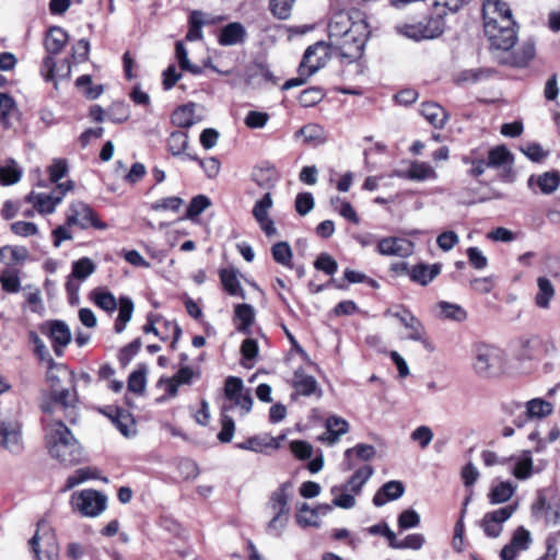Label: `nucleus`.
<instances>
[{
  "label": "nucleus",
  "instance_id": "obj_1",
  "mask_svg": "<svg viewBox=\"0 0 560 560\" xmlns=\"http://www.w3.org/2000/svg\"><path fill=\"white\" fill-rule=\"evenodd\" d=\"M46 447L49 455L65 466L82 459V447L61 419H46Z\"/></svg>",
  "mask_w": 560,
  "mask_h": 560
},
{
  "label": "nucleus",
  "instance_id": "obj_2",
  "mask_svg": "<svg viewBox=\"0 0 560 560\" xmlns=\"http://www.w3.org/2000/svg\"><path fill=\"white\" fill-rule=\"evenodd\" d=\"M470 368L481 380H493L508 372V358L503 349L486 342H475L470 350Z\"/></svg>",
  "mask_w": 560,
  "mask_h": 560
},
{
  "label": "nucleus",
  "instance_id": "obj_3",
  "mask_svg": "<svg viewBox=\"0 0 560 560\" xmlns=\"http://www.w3.org/2000/svg\"><path fill=\"white\" fill-rule=\"evenodd\" d=\"M78 396L74 388L55 386L48 401L42 405V410L49 416L48 419H60V416L70 423H77L79 419Z\"/></svg>",
  "mask_w": 560,
  "mask_h": 560
},
{
  "label": "nucleus",
  "instance_id": "obj_4",
  "mask_svg": "<svg viewBox=\"0 0 560 560\" xmlns=\"http://www.w3.org/2000/svg\"><path fill=\"white\" fill-rule=\"evenodd\" d=\"M290 489L289 483L281 485L270 495L268 506L273 513L272 518L267 524V532L277 537L281 536L288 525L290 516Z\"/></svg>",
  "mask_w": 560,
  "mask_h": 560
},
{
  "label": "nucleus",
  "instance_id": "obj_5",
  "mask_svg": "<svg viewBox=\"0 0 560 560\" xmlns=\"http://www.w3.org/2000/svg\"><path fill=\"white\" fill-rule=\"evenodd\" d=\"M541 352L546 355L553 354L556 352L555 343L537 335L521 340L515 358L521 363L524 373L532 371L533 362L539 360Z\"/></svg>",
  "mask_w": 560,
  "mask_h": 560
},
{
  "label": "nucleus",
  "instance_id": "obj_6",
  "mask_svg": "<svg viewBox=\"0 0 560 560\" xmlns=\"http://www.w3.org/2000/svg\"><path fill=\"white\" fill-rule=\"evenodd\" d=\"M70 506L84 517H96L107 508V497L94 489L75 491L70 497Z\"/></svg>",
  "mask_w": 560,
  "mask_h": 560
},
{
  "label": "nucleus",
  "instance_id": "obj_7",
  "mask_svg": "<svg viewBox=\"0 0 560 560\" xmlns=\"http://www.w3.org/2000/svg\"><path fill=\"white\" fill-rule=\"evenodd\" d=\"M368 38V25L363 21H358L353 30L342 36L339 40L329 43L330 48L339 51L342 58L354 61L361 57Z\"/></svg>",
  "mask_w": 560,
  "mask_h": 560
},
{
  "label": "nucleus",
  "instance_id": "obj_8",
  "mask_svg": "<svg viewBox=\"0 0 560 560\" xmlns=\"http://www.w3.org/2000/svg\"><path fill=\"white\" fill-rule=\"evenodd\" d=\"M30 545L37 560H59V545L55 532L45 522L38 523Z\"/></svg>",
  "mask_w": 560,
  "mask_h": 560
},
{
  "label": "nucleus",
  "instance_id": "obj_9",
  "mask_svg": "<svg viewBox=\"0 0 560 560\" xmlns=\"http://www.w3.org/2000/svg\"><path fill=\"white\" fill-rule=\"evenodd\" d=\"M386 315L397 318L405 327L407 330L406 339L420 342L430 352L434 351V346L428 338L423 324L410 311L406 308L396 312L387 311Z\"/></svg>",
  "mask_w": 560,
  "mask_h": 560
},
{
  "label": "nucleus",
  "instance_id": "obj_10",
  "mask_svg": "<svg viewBox=\"0 0 560 560\" xmlns=\"http://www.w3.org/2000/svg\"><path fill=\"white\" fill-rule=\"evenodd\" d=\"M330 55L331 48L329 44L325 42H317L308 46L304 51L299 70L313 77L328 63Z\"/></svg>",
  "mask_w": 560,
  "mask_h": 560
},
{
  "label": "nucleus",
  "instance_id": "obj_11",
  "mask_svg": "<svg viewBox=\"0 0 560 560\" xmlns=\"http://www.w3.org/2000/svg\"><path fill=\"white\" fill-rule=\"evenodd\" d=\"M485 34L488 37L492 48L497 50H510L517 38L514 20L506 24H489L483 25Z\"/></svg>",
  "mask_w": 560,
  "mask_h": 560
},
{
  "label": "nucleus",
  "instance_id": "obj_12",
  "mask_svg": "<svg viewBox=\"0 0 560 560\" xmlns=\"http://www.w3.org/2000/svg\"><path fill=\"white\" fill-rule=\"evenodd\" d=\"M224 395L230 404H225L232 410L234 407L241 408V413L246 415L252 410L253 398L250 392L244 388L243 381L240 377L229 376L225 380Z\"/></svg>",
  "mask_w": 560,
  "mask_h": 560
},
{
  "label": "nucleus",
  "instance_id": "obj_13",
  "mask_svg": "<svg viewBox=\"0 0 560 560\" xmlns=\"http://www.w3.org/2000/svg\"><path fill=\"white\" fill-rule=\"evenodd\" d=\"M67 225H79L83 230L90 226L97 230L108 229V224L98 220L90 206L80 201L70 205L67 214Z\"/></svg>",
  "mask_w": 560,
  "mask_h": 560
},
{
  "label": "nucleus",
  "instance_id": "obj_14",
  "mask_svg": "<svg viewBox=\"0 0 560 560\" xmlns=\"http://www.w3.org/2000/svg\"><path fill=\"white\" fill-rule=\"evenodd\" d=\"M73 183L71 180L59 184L57 190L51 194H42L32 191L27 195L26 200L34 206L40 213H52L58 203L61 202L67 191L71 190Z\"/></svg>",
  "mask_w": 560,
  "mask_h": 560
},
{
  "label": "nucleus",
  "instance_id": "obj_15",
  "mask_svg": "<svg viewBox=\"0 0 560 560\" xmlns=\"http://www.w3.org/2000/svg\"><path fill=\"white\" fill-rule=\"evenodd\" d=\"M39 330L50 339L56 355L61 357L72 339L69 326L62 320L54 319L40 324Z\"/></svg>",
  "mask_w": 560,
  "mask_h": 560
},
{
  "label": "nucleus",
  "instance_id": "obj_16",
  "mask_svg": "<svg viewBox=\"0 0 560 560\" xmlns=\"http://www.w3.org/2000/svg\"><path fill=\"white\" fill-rule=\"evenodd\" d=\"M517 504H509L492 512H488L481 520V527L488 537L497 538L501 535L503 523L516 511Z\"/></svg>",
  "mask_w": 560,
  "mask_h": 560
},
{
  "label": "nucleus",
  "instance_id": "obj_17",
  "mask_svg": "<svg viewBox=\"0 0 560 560\" xmlns=\"http://www.w3.org/2000/svg\"><path fill=\"white\" fill-rule=\"evenodd\" d=\"M0 445L14 454L23 450L22 428L18 419H4L1 421Z\"/></svg>",
  "mask_w": 560,
  "mask_h": 560
},
{
  "label": "nucleus",
  "instance_id": "obj_18",
  "mask_svg": "<svg viewBox=\"0 0 560 560\" xmlns=\"http://www.w3.org/2000/svg\"><path fill=\"white\" fill-rule=\"evenodd\" d=\"M393 176L412 182H434L439 178L435 168L428 162L413 160L405 171L397 170Z\"/></svg>",
  "mask_w": 560,
  "mask_h": 560
},
{
  "label": "nucleus",
  "instance_id": "obj_19",
  "mask_svg": "<svg viewBox=\"0 0 560 560\" xmlns=\"http://www.w3.org/2000/svg\"><path fill=\"white\" fill-rule=\"evenodd\" d=\"M415 244L402 237H384L377 243V252L383 256L409 257L413 254Z\"/></svg>",
  "mask_w": 560,
  "mask_h": 560
},
{
  "label": "nucleus",
  "instance_id": "obj_20",
  "mask_svg": "<svg viewBox=\"0 0 560 560\" xmlns=\"http://www.w3.org/2000/svg\"><path fill=\"white\" fill-rule=\"evenodd\" d=\"M332 508H335L332 503H323L318 504L315 508H311L307 503H302L298 508L296 523L301 527H319L322 524L319 516L330 513L332 511Z\"/></svg>",
  "mask_w": 560,
  "mask_h": 560
},
{
  "label": "nucleus",
  "instance_id": "obj_21",
  "mask_svg": "<svg viewBox=\"0 0 560 560\" xmlns=\"http://www.w3.org/2000/svg\"><path fill=\"white\" fill-rule=\"evenodd\" d=\"M483 25L508 23L512 21L509 5L500 0H486L483 3Z\"/></svg>",
  "mask_w": 560,
  "mask_h": 560
},
{
  "label": "nucleus",
  "instance_id": "obj_22",
  "mask_svg": "<svg viewBox=\"0 0 560 560\" xmlns=\"http://www.w3.org/2000/svg\"><path fill=\"white\" fill-rule=\"evenodd\" d=\"M532 544V537L529 530L520 526L514 532L510 544L505 545L501 550L502 560H515L516 556L521 551H525Z\"/></svg>",
  "mask_w": 560,
  "mask_h": 560
},
{
  "label": "nucleus",
  "instance_id": "obj_23",
  "mask_svg": "<svg viewBox=\"0 0 560 560\" xmlns=\"http://www.w3.org/2000/svg\"><path fill=\"white\" fill-rule=\"evenodd\" d=\"M552 412V405L544 399L534 398L526 402L525 409L516 417L514 423L522 428L530 419H541Z\"/></svg>",
  "mask_w": 560,
  "mask_h": 560
},
{
  "label": "nucleus",
  "instance_id": "obj_24",
  "mask_svg": "<svg viewBox=\"0 0 560 560\" xmlns=\"http://www.w3.org/2000/svg\"><path fill=\"white\" fill-rule=\"evenodd\" d=\"M373 472L374 470L372 466L366 465L358 469L346 483L340 486H334L330 489V492L338 493L339 491H343L351 492L354 495H358L361 493L363 486L372 477Z\"/></svg>",
  "mask_w": 560,
  "mask_h": 560
},
{
  "label": "nucleus",
  "instance_id": "obj_25",
  "mask_svg": "<svg viewBox=\"0 0 560 560\" xmlns=\"http://www.w3.org/2000/svg\"><path fill=\"white\" fill-rule=\"evenodd\" d=\"M40 72L46 81L69 78L71 73V62L63 59L58 63L52 56H46L43 60Z\"/></svg>",
  "mask_w": 560,
  "mask_h": 560
},
{
  "label": "nucleus",
  "instance_id": "obj_26",
  "mask_svg": "<svg viewBox=\"0 0 560 560\" xmlns=\"http://www.w3.org/2000/svg\"><path fill=\"white\" fill-rule=\"evenodd\" d=\"M358 22H353L347 12H338L334 14L328 24L329 43L340 39L342 36L349 34Z\"/></svg>",
  "mask_w": 560,
  "mask_h": 560
},
{
  "label": "nucleus",
  "instance_id": "obj_27",
  "mask_svg": "<svg viewBox=\"0 0 560 560\" xmlns=\"http://www.w3.org/2000/svg\"><path fill=\"white\" fill-rule=\"evenodd\" d=\"M349 430V423L346 419L331 416L326 420V431L318 438V440L327 445H334L340 436L346 434Z\"/></svg>",
  "mask_w": 560,
  "mask_h": 560
},
{
  "label": "nucleus",
  "instance_id": "obj_28",
  "mask_svg": "<svg viewBox=\"0 0 560 560\" xmlns=\"http://www.w3.org/2000/svg\"><path fill=\"white\" fill-rule=\"evenodd\" d=\"M435 316L441 320L463 323L467 319V311L459 304L440 301L434 305Z\"/></svg>",
  "mask_w": 560,
  "mask_h": 560
},
{
  "label": "nucleus",
  "instance_id": "obj_29",
  "mask_svg": "<svg viewBox=\"0 0 560 560\" xmlns=\"http://www.w3.org/2000/svg\"><path fill=\"white\" fill-rule=\"evenodd\" d=\"M252 179L266 192L277 185L280 179L278 171L270 165L257 166L253 170Z\"/></svg>",
  "mask_w": 560,
  "mask_h": 560
},
{
  "label": "nucleus",
  "instance_id": "obj_30",
  "mask_svg": "<svg viewBox=\"0 0 560 560\" xmlns=\"http://www.w3.org/2000/svg\"><path fill=\"white\" fill-rule=\"evenodd\" d=\"M536 184L545 195L553 194L560 186V172L557 170L545 172L540 175H532L528 178V186Z\"/></svg>",
  "mask_w": 560,
  "mask_h": 560
},
{
  "label": "nucleus",
  "instance_id": "obj_31",
  "mask_svg": "<svg viewBox=\"0 0 560 560\" xmlns=\"http://www.w3.org/2000/svg\"><path fill=\"white\" fill-rule=\"evenodd\" d=\"M556 296V289L547 277L537 279V293L535 294V305L540 310H549L551 302Z\"/></svg>",
  "mask_w": 560,
  "mask_h": 560
},
{
  "label": "nucleus",
  "instance_id": "obj_32",
  "mask_svg": "<svg viewBox=\"0 0 560 560\" xmlns=\"http://www.w3.org/2000/svg\"><path fill=\"white\" fill-rule=\"evenodd\" d=\"M404 492L405 487L401 481H388L375 493L373 503L376 506H382L388 501L399 499Z\"/></svg>",
  "mask_w": 560,
  "mask_h": 560
},
{
  "label": "nucleus",
  "instance_id": "obj_33",
  "mask_svg": "<svg viewBox=\"0 0 560 560\" xmlns=\"http://www.w3.org/2000/svg\"><path fill=\"white\" fill-rule=\"evenodd\" d=\"M68 42V34L61 27L54 26L50 27L46 34L45 38V49L47 51V56H52L59 54Z\"/></svg>",
  "mask_w": 560,
  "mask_h": 560
},
{
  "label": "nucleus",
  "instance_id": "obj_34",
  "mask_svg": "<svg viewBox=\"0 0 560 560\" xmlns=\"http://www.w3.org/2000/svg\"><path fill=\"white\" fill-rule=\"evenodd\" d=\"M421 115L435 128H443L448 115L446 110L434 102H427L421 105Z\"/></svg>",
  "mask_w": 560,
  "mask_h": 560
},
{
  "label": "nucleus",
  "instance_id": "obj_35",
  "mask_svg": "<svg viewBox=\"0 0 560 560\" xmlns=\"http://www.w3.org/2000/svg\"><path fill=\"white\" fill-rule=\"evenodd\" d=\"M197 105L194 103L178 107L172 115L174 125L180 128H190L200 121V117L196 115Z\"/></svg>",
  "mask_w": 560,
  "mask_h": 560
},
{
  "label": "nucleus",
  "instance_id": "obj_36",
  "mask_svg": "<svg viewBox=\"0 0 560 560\" xmlns=\"http://www.w3.org/2000/svg\"><path fill=\"white\" fill-rule=\"evenodd\" d=\"M440 271L441 266L438 264H418L410 269L409 277L413 282L427 285L440 273Z\"/></svg>",
  "mask_w": 560,
  "mask_h": 560
},
{
  "label": "nucleus",
  "instance_id": "obj_37",
  "mask_svg": "<svg viewBox=\"0 0 560 560\" xmlns=\"http://www.w3.org/2000/svg\"><path fill=\"white\" fill-rule=\"evenodd\" d=\"M294 137L302 138L303 142L310 145H319L326 142L327 138L322 126L317 124H307L300 128Z\"/></svg>",
  "mask_w": 560,
  "mask_h": 560
},
{
  "label": "nucleus",
  "instance_id": "obj_38",
  "mask_svg": "<svg viewBox=\"0 0 560 560\" xmlns=\"http://www.w3.org/2000/svg\"><path fill=\"white\" fill-rule=\"evenodd\" d=\"M234 320L238 331L250 334V327L255 320L254 307L249 304H237L234 308Z\"/></svg>",
  "mask_w": 560,
  "mask_h": 560
},
{
  "label": "nucleus",
  "instance_id": "obj_39",
  "mask_svg": "<svg viewBox=\"0 0 560 560\" xmlns=\"http://www.w3.org/2000/svg\"><path fill=\"white\" fill-rule=\"evenodd\" d=\"M514 463L512 468V475L520 479L525 480L532 476L533 472V458L530 452L524 451L517 456L510 458Z\"/></svg>",
  "mask_w": 560,
  "mask_h": 560
},
{
  "label": "nucleus",
  "instance_id": "obj_40",
  "mask_svg": "<svg viewBox=\"0 0 560 560\" xmlns=\"http://www.w3.org/2000/svg\"><path fill=\"white\" fill-rule=\"evenodd\" d=\"M23 170L14 159H7L0 165V184L10 186L19 183L22 178Z\"/></svg>",
  "mask_w": 560,
  "mask_h": 560
},
{
  "label": "nucleus",
  "instance_id": "obj_41",
  "mask_svg": "<svg viewBox=\"0 0 560 560\" xmlns=\"http://www.w3.org/2000/svg\"><path fill=\"white\" fill-rule=\"evenodd\" d=\"M293 387L299 395L311 396L317 392L318 384L314 376L306 374L303 370H296Z\"/></svg>",
  "mask_w": 560,
  "mask_h": 560
},
{
  "label": "nucleus",
  "instance_id": "obj_42",
  "mask_svg": "<svg viewBox=\"0 0 560 560\" xmlns=\"http://www.w3.org/2000/svg\"><path fill=\"white\" fill-rule=\"evenodd\" d=\"M246 31L241 23L234 22L224 26L219 36V43L223 46H232L242 43Z\"/></svg>",
  "mask_w": 560,
  "mask_h": 560
},
{
  "label": "nucleus",
  "instance_id": "obj_43",
  "mask_svg": "<svg viewBox=\"0 0 560 560\" xmlns=\"http://www.w3.org/2000/svg\"><path fill=\"white\" fill-rule=\"evenodd\" d=\"M355 453L358 458L361 460H370L372 459L375 454V447L370 444H358L354 447L348 448L345 452V459L342 463L343 470H351L354 466L352 462V454Z\"/></svg>",
  "mask_w": 560,
  "mask_h": 560
},
{
  "label": "nucleus",
  "instance_id": "obj_44",
  "mask_svg": "<svg viewBox=\"0 0 560 560\" xmlns=\"http://www.w3.org/2000/svg\"><path fill=\"white\" fill-rule=\"evenodd\" d=\"M220 279L223 289L232 296H240L245 299V292L241 287L238 280V272L234 269H222L220 271Z\"/></svg>",
  "mask_w": 560,
  "mask_h": 560
},
{
  "label": "nucleus",
  "instance_id": "obj_45",
  "mask_svg": "<svg viewBox=\"0 0 560 560\" xmlns=\"http://www.w3.org/2000/svg\"><path fill=\"white\" fill-rule=\"evenodd\" d=\"M117 430L126 438H132L137 434L136 421L127 410H117L112 418Z\"/></svg>",
  "mask_w": 560,
  "mask_h": 560
},
{
  "label": "nucleus",
  "instance_id": "obj_46",
  "mask_svg": "<svg viewBox=\"0 0 560 560\" xmlns=\"http://www.w3.org/2000/svg\"><path fill=\"white\" fill-rule=\"evenodd\" d=\"M513 164V156L504 145H498L489 150L487 166L498 168L501 166Z\"/></svg>",
  "mask_w": 560,
  "mask_h": 560
},
{
  "label": "nucleus",
  "instance_id": "obj_47",
  "mask_svg": "<svg viewBox=\"0 0 560 560\" xmlns=\"http://www.w3.org/2000/svg\"><path fill=\"white\" fill-rule=\"evenodd\" d=\"M118 306L119 312L114 328L117 334H121L125 330L127 323L130 322L132 317L133 302L127 296H121L119 299Z\"/></svg>",
  "mask_w": 560,
  "mask_h": 560
},
{
  "label": "nucleus",
  "instance_id": "obj_48",
  "mask_svg": "<svg viewBox=\"0 0 560 560\" xmlns=\"http://www.w3.org/2000/svg\"><path fill=\"white\" fill-rule=\"evenodd\" d=\"M515 492V488L509 481H502L494 486L488 494L491 504H500L509 501Z\"/></svg>",
  "mask_w": 560,
  "mask_h": 560
},
{
  "label": "nucleus",
  "instance_id": "obj_49",
  "mask_svg": "<svg viewBox=\"0 0 560 560\" xmlns=\"http://www.w3.org/2000/svg\"><path fill=\"white\" fill-rule=\"evenodd\" d=\"M535 56V44L533 42H525L514 54L511 60H505L516 67L526 66Z\"/></svg>",
  "mask_w": 560,
  "mask_h": 560
},
{
  "label": "nucleus",
  "instance_id": "obj_50",
  "mask_svg": "<svg viewBox=\"0 0 560 560\" xmlns=\"http://www.w3.org/2000/svg\"><path fill=\"white\" fill-rule=\"evenodd\" d=\"M96 270V265L89 257L80 258L72 262V271L70 277H73L77 280H85Z\"/></svg>",
  "mask_w": 560,
  "mask_h": 560
},
{
  "label": "nucleus",
  "instance_id": "obj_51",
  "mask_svg": "<svg viewBox=\"0 0 560 560\" xmlns=\"http://www.w3.org/2000/svg\"><path fill=\"white\" fill-rule=\"evenodd\" d=\"M210 21L205 19V14L200 11H194L189 18V30L186 39L189 42L199 40L202 38L201 27Z\"/></svg>",
  "mask_w": 560,
  "mask_h": 560
},
{
  "label": "nucleus",
  "instance_id": "obj_52",
  "mask_svg": "<svg viewBox=\"0 0 560 560\" xmlns=\"http://www.w3.org/2000/svg\"><path fill=\"white\" fill-rule=\"evenodd\" d=\"M0 283L2 289L8 293H18L21 289L19 271L5 268L0 272Z\"/></svg>",
  "mask_w": 560,
  "mask_h": 560
},
{
  "label": "nucleus",
  "instance_id": "obj_53",
  "mask_svg": "<svg viewBox=\"0 0 560 560\" xmlns=\"http://www.w3.org/2000/svg\"><path fill=\"white\" fill-rule=\"evenodd\" d=\"M167 147L173 155L183 154L188 148V135L184 131L172 132L167 139Z\"/></svg>",
  "mask_w": 560,
  "mask_h": 560
},
{
  "label": "nucleus",
  "instance_id": "obj_54",
  "mask_svg": "<svg viewBox=\"0 0 560 560\" xmlns=\"http://www.w3.org/2000/svg\"><path fill=\"white\" fill-rule=\"evenodd\" d=\"M229 411H230V407H228L226 405H223L221 408L222 429L218 434V439L223 443L231 442L233 434H234V430H235L234 420L229 416Z\"/></svg>",
  "mask_w": 560,
  "mask_h": 560
},
{
  "label": "nucleus",
  "instance_id": "obj_55",
  "mask_svg": "<svg viewBox=\"0 0 560 560\" xmlns=\"http://www.w3.org/2000/svg\"><path fill=\"white\" fill-rule=\"evenodd\" d=\"M186 158L192 161H198L208 178H215L218 176L221 164L217 158L211 156L205 160H200L197 155H192L190 153H187Z\"/></svg>",
  "mask_w": 560,
  "mask_h": 560
},
{
  "label": "nucleus",
  "instance_id": "obj_56",
  "mask_svg": "<svg viewBox=\"0 0 560 560\" xmlns=\"http://www.w3.org/2000/svg\"><path fill=\"white\" fill-rule=\"evenodd\" d=\"M273 259L283 266H290L292 260V249L287 242H278L271 248Z\"/></svg>",
  "mask_w": 560,
  "mask_h": 560
},
{
  "label": "nucleus",
  "instance_id": "obj_57",
  "mask_svg": "<svg viewBox=\"0 0 560 560\" xmlns=\"http://www.w3.org/2000/svg\"><path fill=\"white\" fill-rule=\"evenodd\" d=\"M325 96L323 89L312 86L304 90L299 97V102L304 107H312L318 104Z\"/></svg>",
  "mask_w": 560,
  "mask_h": 560
},
{
  "label": "nucleus",
  "instance_id": "obj_58",
  "mask_svg": "<svg viewBox=\"0 0 560 560\" xmlns=\"http://www.w3.org/2000/svg\"><path fill=\"white\" fill-rule=\"evenodd\" d=\"M73 373L68 371L62 365H56L48 372L47 378L50 384V393L54 390L55 386L61 387L60 383L62 378H67L70 383H73Z\"/></svg>",
  "mask_w": 560,
  "mask_h": 560
},
{
  "label": "nucleus",
  "instance_id": "obj_59",
  "mask_svg": "<svg viewBox=\"0 0 560 560\" xmlns=\"http://www.w3.org/2000/svg\"><path fill=\"white\" fill-rule=\"evenodd\" d=\"M273 201L270 192H265L264 196L256 201L253 208V215L255 220L258 222L269 217L268 212L272 207Z\"/></svg>",
  "mask_w": 560,
  "mask_h": 560
},
{
  "label": "nucleus",
  "instance_id": "obj_60",
  "mask_svg": "<svg viewBox=\"0 0 560 560\" xmlns=\"http://www.w3.org/2000/svg\"><path fill=\"white\" fill-rule=\"evenodd\" d=\"M184 201L179 197H166L156 200L151 205L153 211H172L178 212Z\"/></svg>",
  "mask_w": 560,
  "mask_h": 560
},
{
  "label": "nucleus",
  "instance_id": "obj_61",
  "mask_svg": "<svg viewBox=\"0 0 560 560\" xmlns=\"http://www.w3.org/2000/svg\"><path fill=\"white\" fill-rule=\"evenodd\" d=\"M211 205L210 199L205 195L194 197L187 208V218L194 219L201 214Z\"/></svg>",
  "mask_w": 560,
  "mask_h": 560
},
{
  "label": "nucleus",
  "instance_id": "obj_62",
  "mask_svg": "<svg viewBox=\"0 0 560 560\" xmlns=\"http://www.w3.org/2000/svg\"><path fill=\"white\" fill-rule=\"evenodd\" d=\"M295 0H270L271 12L281 20H287L291 15Z\"/></svg>",
  "mask_w": 560,
  "mask_h": 560
},
{
  "label": "nucleus",
  "instance_id": "obj_63",
  "mask_svg": "<svg viewBox=\"0 0 560 560\" xmlns=\"http://www.w3.org/2000/svg\"><path fill=\"white\" fill-rule=\"evenodd\" d=\"M420 524V515L415 510H405L398 516V527L400 530L417 527Z\"/></svg>",
  "mask_w": 560,
  "mask_h": 560
},
{
  "label": "nucleus",
  "instance_id": "obj_64",
  "mask_svg": "<svg viewBox=\"0 0 560 560\" xmlns=\"http://www.w3.org/2000/svg\"><path fill=\"white\" fill-rule=\"evenodd\" d=\"M314 267L327 275H334L338 269V264L329 254L322 253L315 260Z\"/></svg>",
  "mask_w": 560,
  "mask_h": 560
}]
</instances>
